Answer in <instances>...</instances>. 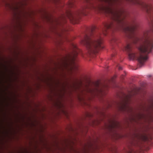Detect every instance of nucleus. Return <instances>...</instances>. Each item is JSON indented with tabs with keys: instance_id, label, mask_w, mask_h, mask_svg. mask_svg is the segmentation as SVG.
<instances>
[{
	"instance_id": "obj_1",
	"label": "nucleus",
	"mask_w": 153,
	"mask_h": 153,
	"mask_svg": "<svg viewBox=\"0 0 153 153\" xmlns=\"http://www.w3.org/2000/svg\"><path fill=\"white\" fill-rule=\"evenodd\" d=\"M105 11L112 19V21L103 24L102 27L103 34L106 35L107 30L109 29L121 30L126 33L128 38L133 39L134 44L140 41L141 43L138 48L139 52L136 53L134 52L132 46L130 44H127L124 50L128 52L130 59H136L140 65H142L148 59V55L153 48V39L150 37L149 31L144 32L142 37L140 39L135 36V31L139 26L137 22L134 21L132 24L128 25L124 20V12L122 10L108 7L105 10Z\"/></svg>"
},
{
	"instance_id": "obj_2",
	"label": "nucleus",
	"mask_w": 153,
	"mask_h": 153,
	"mask_svg": "<svg viewBox=\"0 0 153 153\" xmlns=\"http://www.w3.org/2000/svg\"><path fill=\"white\" fill-rule=\"evenodd\" d=\"M72 48L71 52L64 57L61 64L59 63L58 58V99L59 91H62L64 94L67 92V89L72 88L74 86L69 83V79L66 77L65 71L76 70L78 68L76 62L79 50L74 44L72 45ZM59 101L58 99V108Z\"/></svg>"
},
{
	"instance_id": "obj_3",
	"label": "nucleus",
	"mask_w": 153,
	"mask_h": 153,
	"mask_svg": "<svg viewBox=\"0 0 153 153\" xmlns=\"http://www.w3.org/2000/svg\"><path fill=\"white\" fill-rule=\"evenodd\" d=\"M95 27L91 30L89 34H85L81 43L85 46L90 54L97 52L100 48H102L101 46L102 39L100 35H94L93 31Z\"/></svg>"
},
{
	"instance_id": "obj_4",
	"label": "nucleus",
	"mask_w": 153,
	"mask_h": 153,
	"mask_svg": "<svg viewBox=\"0 0 153 153\" xmlns=\"http://www.w3.org/2000/svg\"><path fill=\"white\" fill-rule=\"evenodd\" d=\"M68 17H66L65 16H63L61 20H59V17L58 16V38L59 36H61V35L60 33H63L68 30L67 26L65 24L66 22V18ZM59 44V42L58 39V45Z\"/></svg>"
},
{
	"instance_id": "obj_5",
	"label": "nucleus",
	"mask_w": 153,
	"mask_h": 153,
	"mask_svg": "<svg viewBox=\"0 0 153 153\" xmlns=\"http://www.w3.org/2000/svg\"><path fill=\"white\" fill-rule=\"evenodd\" d=\"M71 89L70 88L69 89H67V92L64 94H63L62 93V91H59V108H58V116H59V111L61 107V105L62 106V107H64L63 105H62L60 101V99L62 98V100L64 99L65 98H66V97L69 96H70L71 94Z\"/></svg>"
},
{
	"instance_id": "obj_6",
	"label": "nucleus",
	"mask_w": 153,
	"mask_h": 153,
	"mask_svg": "<svg viewBox=\"0 0 153 153\" xmlns=\"http://www.w3.org/2000/svg\"><path fill=\"white\" fill-rule=\"evenodd\" d=\"M109 126L111 128L114 129L115 128L119 127L120 125L119 123L113 122L111 123Z\"/></svg>"
},
{
	"instance_id": "obj_7",
	"label": "nucleus",
	"mask_w": 153,
	"mask_h": 153,
	"mask_svg": "<svg viewBox=\"0 0 153 153\" xmlns=\"http://www.w3.org/2000/svg\"><path fill=\"white\" fill-rule=\"evenodd\" d=\"M137 138L138 139L143 141L146 140L148 139L146 135H140L137 136Z\"/></svg>"
},
{
	"instance_id": "obj_8",
	"label": "nucleus",
	"mask_w": 153,
	"mask_h": 153,
	"mask_svg": "<svg viewBox=\"0 0 153 153\" xmlns=\"http://www.w3.org/2000/svg\"><path fill=\"white\" fill-rule=\"evenodd\" d=\"M138 117L139 119H141L145 117V116L143 114H138Z\"/></svg>"
},
{
	"instance_id": "obj_9",
	"label": "nucleus",
	"mask_w": 153,
	"mask_h": 153,
	"mask_svg": "<svg viewBox=\"0 0 153 153\" xmlns=\"http://www.w3.org/2000/svg\"><path fill=\"white\" fill-rule=\"evenodd\" d=\"M62 112L63 114L65 115H67V112L66 111H65L64 110H62Z\"/></svg>"
},
{
	"instance_id": "obj_10",
	"label": "nucleus",
	"mask_w": 153,
	"mask_h": 153,
	"mask_svg": "<svg viewBox=\"0 0 153 153\" xmlns=\"http://www.w3.org/2000/svg\"><path fill=\"white\" fill-rule=\"evenodd\" d=\"M136 145V146H139V147L140 148H141V147H140V144H139V143H138V142H137V144Z\"/></svg>"
},
{
	"instance_id": "obj_11",
	"label": "nucleus",
	"mask_w": 153,
	"mask_h": 153,
	"mask_svg": "<svg viewBox=\"0 0 153 153\" xmlns=\"http://www.w3.org/2000/svg\"><path fill=\"white\" fill-rule=\"evenodd\" d=\"M118 69L119 70H120L122 69V68L121 67H120V66H118Z\"/></svg>"
},
{
	"instance_id": "obj_12",
	"label": "nucleus",
	"mask_w": 153,
	"mask_h": 153,
	"mask_svg": "<svg viewBox=\"0 0 153 153\" xmlns=\"http://www.w3.org/2000/svg\"><path fill=\"white\" fill-rule=\"evenodd\" d=\"M59 150V141L58 140V151ZM58 153H59V152H58Z\"/></svg>"
},
{
	"instance_id": "obj_13",
	"label": "nucleus",
	"mask_w": 153,
	"mask_h": 153,
	"mask_svg": "<svg viewBox=\"0 0 153 153\" xmlns=\"http://www.w3.org/2000/svg\"><path fill=\"white\" fill-rule=\"evenodd\" d=\"M70 4H71L70 6V7L72 6V3H71Z\"/></svg>"
},
{
	"instance_id": "obj_14",
	"label": "nucleus",
	"mask_w": 153,
	"mask_h": 153,
	"mask_svg": "<svg viewBox=\"0 0 153 153\" xmlns=\"http://www.w3.org/2000/svg\"><path fill=\"white\" fill-rule=\"evenodd\" d=\"M74 84H73V85H74Z\"/></svg>"
},
{
	"instance_id": "obj_15",
	"label": "nucleus",
	"mask_w": 153,
	"mask_h": 153,
	"mask_svg": "<svg viewBox=\"0 0 153 153\" xmlns=\"http://www.w3.org/2000/svg\"><path fill=\"white\" fill-rule=\"evenodd\" d=\"M58 2H59V0H58Z\"/></svg>"
},
{
	"instance_id": "obj_16",
	"label": "nucleus",
	"mask_w": 153,
	"mask_h": 153,
	"mask_svg": "<svg viewBox=\"0 0 153 153\" xmlns=\"http://www.w3.org/2000/svg\"><path fill=\"white\" fill-rule=\"evenodd\" d=\"M58 135H59V133H58Z\"/></svg>"
}]
</instances>
